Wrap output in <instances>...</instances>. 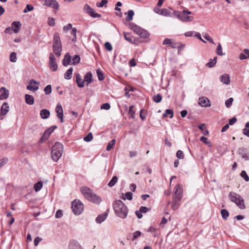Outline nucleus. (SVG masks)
Masks as SVG:
<instances>
[{
  "mask_svg": "<svg viewBox=\"0 0 249 249\" xmlns=\"http://www.w3.org/2000/svg\"><path fill=\"white\" fill-rule=\"evenodd\" d=\"M230 199L235 203L238 207L241 209L245 208V205L244 202V199L238 194L235 193H230L229 195Z\"/></svg>",
  "mask_w": 249,
  "mask_h": 249,
  "instance_id": "20e7f679",
  "label": "nucleus"
},
{
  "mask_svg": "<svg viewBox=\"0 0 249 249\" xmlns=\"http://www.w3.org/2000/svg\"><path fill=\"white\" fill-rule=\"evenodd\" d=\"M71 61V56L69 53H67L62 61L63 65L65 66H67Z\"/></svg>",
  "mask_w": 249,
  "mask_h": 249,
  "instance_id": "393cba45",
  "label": "nucleus"
},
{
  "mask_svg": "<svg viewBox=\"0 0 249 249\" xmlns=\"http://www.w3.org/2000/svg\"><path fill=\"white\" fill-rule=\"evenodd\" d=\"M132 30L134 31L135 33H136L138 35L140 36L142 38H146L148 37L149 34L147 33L146 31L141 28L138 26L134 25L132 27Z\"/></svg>",
  "mask_w": 249,
  "mask_h": 249,
  "instance_id": "0eeeda50",
  "label": "nucleus"
},
{
  "mask_svg": "<svg viewBox=\"0 0 249 249\" xmlns=\"http://www.w3.org/2000/svg\"><path fill=\"white\" fill-rule=\"evenodd\" d=\"M34 7L32 5L27 4L23 10V13H26L28 12L34 10Z\"/></svg>",
  "mask_w": 249,
  "mask_h": 249,
  "instance_id": "37998d69",
  "label": "nucleus"
},
{
  "mask_svg": "<svg viewBox=\"0 0 249 249\" xmlns=\"http://www.w3.org/2000/svg\"><path fill=\"white\" fill-rule=\"evenodd\" d=\"M72 24L71 23L68 24V25L64 26L63 27V30L64 32H67L70 29H72Z\"/></svg>",
  "mask_w": 249,
  "mask_h": 249,
  "instance_id": "bf43d9fd",
  "label": "nucleus"
},
{
  "mask_svg": "<svg viewBox=\"0 0 249 249\" xmlns=\"http://www.w3.org/2000/svg\"><path fill=\"white\" fill-rule=\"evenodd\" d=\"M107 0H102L99 4L97 3V6L98 7H102L105 4H107Z\"/></svg>",
  "mask_w": 249,
  "mask_h": 249,
  "instance_id": "e2e57ef3",
  "label": "nucleus"
},
{
  "mask_svg": "<svg viewBox=\"0 0 249 249\" xmlns=\"http://www.w3.org/2000/svg\"><path fill=\"white\" fill-rule=\"evenodd\" d=\"M216 53L220 56H222V55H225V53L222 52V46L220 43H218V46H217V48L216 49Z\"/></svg>",
  "mask_w": 249,
  "mask_h": 249,
  "instance_id": "c9c22d12",
  "label": "nucleus"
},
{
  "mask_svg": "<svg viewBox=\"0 0 249 249\" xmlns=\"http://www.w3.org/2000/svg\"><path fill=\"white\" fill-rule=\"evenodd\" d=\"M105 46L106 49L108 51H111L112 50V45L109 42H106Z\"/></svg>",
  "mask_w": 249,
  "mask_h": 249,
  "instance_id": "13d9d810",
  "label": "nucleus"
},
{
  "mask_svg": "<svg viewBox=\"0 0 249 249\" xmlns=\"http://www.w3.org/2000/svg\"><path fill=\"white\" fill-rule=\"evenodd\" d=\"M96 72L98 77V79L100 81L103 80L104 79V76L102 72L101 71L99 70H97Z\"/></svg>",
  "mask_w": 249,
  "mask_h": 249,
  "instance_id": "8fccbe9b",
  "label": "nucleus"
},
{
  "mask_svg": "<svg viewBox=\"0 0 249 249\" xmlns=\"http://www.w3.org/2000/svg\"><path fill=\"white\" fill-rule=\"evenodd\" d=\"M199 128L202 131L204 135L208 133V131L206 130L205 124H201L199 126Z\"/></svg>",
  "mask_w": 249,
  "mask_h": 249,
  "instance_id": "49530a36",
  "label": "nucleus"
},
{
  "mask_svg": "<svg viewBox=\"0 0 249 249\" xmlns=\"http://www.w3.org/2000/svg\"><path fill=\"white\" fill-rule=\"evenodd\" d=\"M107 216V213H104L101 214H100L98 216V217L96 218V221L97 223L100 224L103 221L105 220Z\"/></svg>",
  "mask_w": 249,
  "mask_h": 249,
  "instance_id": "a878e982",
  "label": "nucleus"
},
{
  "mask_svg": "<svg viewBox=\"0 0 249 249\" xmlns=\"http://www.w3.org/2000/svg\"><path fill=\"white\" fill-rule=\"evenodd\" d=\"M49 66L51 71H55L57 69V64L56 59L53 53H50L49 57Z\"/></svg>",
  "mask_w": 249,
  "mask_h": 249,
  "instance_id": "1a4fd4ad",
  "label": "nucleus"
},
{
  "mask_svg": "<svg viewBox=\"0 0 249 249\" xmlns=\"http://www.w3.org/2000/svg\"><path fill=\"white\" fill-rule=\"evenodd\" d=\"M125 39L130 43H133L134 40L132 36L130 34L124 33Z\"/></svg>",
  "mask_w": 249,
  "mask_h": 249,
  "instance_id": "e433bc0d",
  "label": "nucleus"
},
{
  "mask_svg": "<svg viewBox=\"0 0 249 249\" xmlns=\"http://www.w3.org/2000/svg\"><path fill=\"white\" fill-rule=\"evenodd\" d=\"M63 151V146L59 142H56L52 148V158L53 161H57L60 158Z\"/></svg>",
  "mask_w": 249,
  "mask_h": 249,
  "instance_id": "7ed1b4c3",
  "label": "nucleus"
},
{
  "mask_svg": "<svg viewBox=\"0 0 249 249\" xmlns=\"http://www.w3.org/2000/svg\"><path fill=\"white\" fill-rule=\"evenodd\" d=\"M221 214L224 219H227L229 215V212L226 209H222L221 211Z\"/></svg>",
  "mask_w": 249,
  "mask_h": 249,
  "instance_id": "79ce46f5",
  "label": "nucleus"
},
{
  "mask_svg": "<svg viewBox=\"0 0 249 249\" xmlns=\"http://www.w3.org/2000/svg\"><path fill=\"white\" fill-rule=\"evenodd\" d=\"M39 84V83L38 82H37L34 79H32L30 81L29 84L27 86V89L33 92L36 91L38 89L39 87L38 86H34V85H38Z\"/></svg>",
  "mask_w": 249,
  "mask_h": 249,
  "instance_id": "9b49d317",
  "label": "nucleus"
},
{
  "mask_svg": "<svg viewBox=\"0 0 249 249\" xmlns=\"http://www.w3.org/2000/svg\"><path fill=\"white\" fill-rule=\"evenodd\" d=\"M10 60L11 62H15L17 61V54L15 53L12 52L10 55Z\"/></svg>",
  "mask_w": 249,
  "mask_h": 249,
  "instance_id": "a18cd8bd",
  "label": "nucleus"
},
{
  "mask_svg": "<svg viewBox=\"0 0 249 249\" xmlns=\"http://www.w3.org/2000/svg\"><path fill=\"white\" fill-rule=\"evenodd\" d=\"M25 98L26 104L30 105H32L34 104L35 100L33 96L29 94H26L25 96Z\"/></svg>",
  "mask_w": 249,
  "mask_h": 249,
  "instance_id": "b1692460",
  "label": "nucleus"
},
{
  "mask_svg": "<svg viewBox=\"0 0 249 249\" xmlns=\"http://www.w3.org/2000/svg\"><path fill=\"white\" fill-rule=\"evenodd\" d=\"M241 176L245 179V181L249 180V177L245 171H242L240 174Z\"/></svg>",
  "mask_w": 249,
  "mask_h": 249,
  "instance_id": "de8ad7c7",
  "label": "nucleus"
},
{
  "mask_svg": "<svg viewBox=\"0 0 249 249\" xmlns=\"http://www.w3.org/2000/svg\"><path fill=\"white\" fill-rule=\"evenodd\" d=\"M110 108V106L108 103L103 104L101 107V109H102L108 110Z\"/></svg>",
  "mask_w": 249,
  "mask_h": 249,
  "instance_id": "4d7b16f0",
  "label": "nucleus"
},
{
  "mask_svg": "<svg viewBox=\"0 0 249 249\" xmlns=\"http://www.w3.org/2000/svg\"><path fill=\"white\" fill-rule=\"evenodd\" d=\"M115 145V141H110L108 142L106 150L107 151H110Z\"/></svg>",
  "mask_w": 249,
  "mask_h": 249,
  "instance_id": "3c124183",
  "label": "nucleus"
},
{
  "mask_svg": "<svg viewBox=\"0 0 249 249\" xmlns=\"http://www.w3.org/2000/svg\"><path fill=\"white\" fill-rule=\"evenodd\" d=\"M113 209L116 214L121 218H125L128 213L126 205L120 200H116L113 203Z\"/></svg>",
  "mask_w": 249,
  "mask_h": 249,
  "instance_id": "f03ea898",
  "label": "nucleus"
},
{
  "mask_svg": "<svg viewBox=\"0 0 249 249\" xmlns=\"http://www.w3.org/2000/svg\"><path fill=\"white\" fill-rule=\"evenodd\" d=\"M9 111V106L7 102L4 103L0 107V116H4Z\"/></svg>",
  "mask_w": 249,
  "mask_h": 249,
  "instance_id": "2eb2a0df",
  "label": "nucleus"
},
{
  "mask_svg": "<svg viewBox=\"0 0 249 249\" xmlns=\"http://www.w3.org/2000/svg\"><path fill=\"white\" fill-rule=\"evenodd\" d=\"M198 105L202 107H210L211 102L209 99L205 96L199 97L198 99Z\"/></svg>",
  "mask_w": 249,
  "mask_h": 249,
  "instance_id": "9d476101",
  "label": "nucleus"
},
{
  "mask_svg": "<svg viewBox=\"0 0 249 249\" xmlns=\"http://www.w3.org/2000/svg\"><path fill=\"white\" fill-rule=\"evenodd\" d=\"M50 115L49 110L46 109H43L40 111V115L42 119H46L49 118Z\"/></svg>",
  "mask_w": 249,
  "mask_h": 249,
  "instance_id": "4be33fe9",
  "label": "nucleus"
},
{
  "mask_svg": "<svg viewBox=\"0 0 249 249\" xmlns=\"http://www.w3.org/2000/svg\"><path fill=\"white\" fill-rule=\"evenodd\" d=\"M162 97L160 94H157L154 95L153 97V101L157 103L160 102L162 100Z\"/></svg>",
  "mask_w": 249,
  "mask_h": 249,
  "instance_id": "f704fd0d",
  "label": "nucleus"
},
{
  "mask_svg": "<svg viewBox=\"0 0 249 249\" xmlns=\"http://www.w3.org/2000/svg\"><path fill=\"white\" fill-rule=\"evenodd\" d=\"M174 15H175V16L177 17L180 20L181 15H182V12H180L178 11H175L174 12Z\"/></svg>",
  "mask_w": 249,
  "mask_h": 249,
  "instance_id": "69168bd1",
  "label": "nucleus"
},
{
  "mask_svg": "<svg viewBox=\"0 0 249 249\" xmlns=\"http://www.w3.org/2000/svg\"><path fill=\"white\" fill-rule=\"evenodd\" d=\"M8 159L6 158H0V168L6 164Z\"/></svg>",
  "mask_w": 249,
  "mask_h": 249,
  "instance_id": "603ef678",
  "label": "nucleus"
},
{
  "mask_svg": "<svg viewBox=\"0 0 249 249\" xmlns=\"http://www.w3.org/2000/svg\"><path fill=\"white\" fill-rule=\"evenodd\" d=\"M21 26V24L19 21H14L11 25V27L13 31L15 33H18Z\"/></svg>",
  "mask_w": 249,
  "mask_h": 249,
  "instance_id": "a211bd4d",
  "label": "nucleus"
},
{
  "mask_svg": "<svg viewBox=\"0 0 249 249\" xmlns=\"http://www.w3.org/2000/svg\"><path fill=\"white\" fill-rule=\"evenodd\" d=\"M176 156L179 159H183L184 158V155L181 150H178L177 152Z\"/></svg>",
  "mask_w": 249,
  "mask_h": 249,
  "instance_id": "6e6d98bb",
  "label": "nucleus"
},
{
  "mask_svg": "<svg viewBox=\"0 0 249 249\" xmlns=\"http://www.w3.org/2000/svg\"><path fill=\"white\" fill-rule=\"evenodd\" d=\"M237 121V119L236 117H233L232 119H230L229 121V124L231 125H233Z\"/></svg>",
  "mask_w": 249,
  "mask_h": 249,
  "instance_id": "774afa93",
  "label": "nucleus"
},
{
  "mask_svg": "<svg viewBox=\"0 0 249 249\" xmlns=\"http://www.w3.org/2000/svg\"><path fill=\"white\" fill-rule=\"evenodd\" d=\"M76 82L79 88H83L85 86L84 81L81 78L79 73L76 74Z\"/></svg>",
  "mask_w": 249,
  "mask_h": 249,
  "instance_id": "412c9836",
  "label": "nucleus"
},
{
  "mask_svg": "<svg viewBox=\"0 0 249 249\" xmlns=\"http://www.w3.org/2000/svg\"><path fill=\"white\" fill-rule=\"evenodd\" d=\"M43 186V183L42 181H38L34 185V189L36 192L39 191Z\"/></svg>",
  "mask_w": 249,
  "mask_h": 249,
  "instance_id": "473e14b6",
  "label": "nucleus"
},
{
  "mask_svg": "<svg viewBox=\"0 0 249 249\" xmlns=\"http://www.w3.org/2000/svg\"><path fill=\"white\" fill-rule=\"evenodd\" d=\"M172 43V41L170 39H168V38H165L163 42V45H171V44Z\"/></svg>",
  "mask_w": 249,
  "mask_h": 249,
  "instance_id": "338daca9",
  "label": "nucleus"
},
{
  "mask_svg": "<svg viewBox=\"0 0 249 249\" xmlns=\"http://www.w3.org/2000/svg\"><path fill=\"white\" fill-rule=\"evenodd\" d=\"M71 209L75 215H80L84 211V205L79 200L75 199L71 202Z\"/></svg>",
  "mask_w": 249,
  "mask_h": 249,
  "instance_id": "39448f33",
  "label": "nucleus"
},
{
  "mask_svg": "<svg viewBox=\"0 0 249 249\" xmlns=\"http://www.w3.org/2000/svg\"><path fill=\"white\" fill-rule=\"evenodd\" d=\"M44 92L46 95L50 94L51 93L52 86L51 85H48L45 88Z\"/></svg>",
  "mask_w": 249,
  "mask_h": 249,
  "instance_id": "c03bdc74",
  "label": "nucleus"
},
{
  "mask_svg": "<svg viewBox=\"0 0 249 249\" xmlns=\"http://www.w3.org/2000/svg\"><path fill=\"white\" fill-rule=\"evenodd\" d=\"M42 4L44 6H48L58 10L59 8V4L56 0H42Z\"/></svg>",
  "mask_w": 249,
  "mask_h": 249,
  "instance_id": "423d86ee",
  "label": "nucleus"
},
{
  "mask_svg": "<svg viewBox=\"0 0 249 249\" xmlns=\"http://www.w3.org/2000/svg\"><path fill=\"white\" fill-rule=\"evenodd\" d=\"M175 197L178 198V200L182 198V188L180 184H177L175 187Z\"/></svg>",
  "mask_w": 249,
  "mask_h": 249,
  "instance_id": "4468645a",
  "label": "nucleus"
},
{
  "mask_svg": "<svg viewBox=\"0 0 249 249\" xmlns=\"http://www.w3.org/2000/svg\"><path fill=\"white\" fill-rule=\"evenodd\" d=\"M83 9H84V11L86 13H87L88 15H89L90 16L92 17V18H100L101 17V15L100 14L96 13L95 12V11L94 10V9L93 8H91L87 4L85 5Z\"/></svg>",
  "mask_w": 249,
  "mask_h": 249,
  "instance_id": "6e6552de",
  "label": "nucleus"
},
{
  "mask_svg": "<svg viewBox=\"0 0 249 249\" xmlns=\"http://www.w3.org/2000/svg\"><path fill=\"white\" fill-rule=\"evenodd\" d=\"M194 19V18L192 16H189L186 15V14H185L182 12V15L180 18V20L184 22H191L193 21Z\"/></svg>",
  "mask_w": 249,
  "mask_h": 249,
  "instance_id": "aec40b11",
  "label": "nucleus"
},
{
  "mask_svg": "<svg viewBox=\"0 0 249 249\" xmlns=\"http://www.w3.org/2000/svg\"><path fill=\"white\" fill-rule=\"evenodd\" d=\"M233 99L231 97L227 100L225 102V105L227 107H230L232 105V102Z\"/></svg>",
  "mask_w": 249,
  "mask_h": 249,
  "instance_id": "09e8293b",
  "label": "nucleus"
},
{
  "mask_svg": "<svg viewBox=\"0 0 249 249\" xmlns=\"http://www.w3.org/2000/svg\"><path fill=\"white\" fill-rule=\"evenodd\" d=\"M117 180H118L117 177L116 176H114L111 179V180L108 183V185L109 187L113 186L116 184V183L117 182Z\"/></svg>",
  "mask_w": 249,
  "mask_h": 249,
  "instance_id": "a19ab883",
  "label": "nucleus"
},
{
  "mask_svg": "<svg viewBox=\"0 0 249 249\" xmlns=\"http://www.w3.org/2000/svg\"><path fill=\"white\" fill-rule=\"evenodd\" d=\"M125 197L123 198L124 200H125V199L126 198L128 200H130L132 199V194L130 192L125 193Z\"/></svg>",
  "mask_w": 249,
  "mask_h": 249,
  "instance_id": "5fc2aeb1",
  "label": "nucleus"
},
{
  "mask_svg": "<svg viewBox=\"0 0 249 249\" xmlns=\"http://www.w3.org/2000/svg\"><path fill=\"white\" fill-rule=\"evenodd\" d=\"M141 235V232L140 231H136L133 233V240H135L137 238Z\"/></svg>",
  "mask_w": 249,
  "mask_h": 249,
  "instance_id": "052dcab7",
  "label": "nucleus"
},
{
  "mask_svg": "<svg viewBox=\"0 0 249 249\" xmlns=\"http://www.w3.org/2000/svg\"><path fill=\"white\" fill-rule=\"evenodd\" d=\"M72 71L73 68L72 67L70 68L64 74V78L67 80L71 79Z\"/></svg>",
  "mask_w": 249,
  "mask_h": 249,
  "instance_id": "c85d7f7f",
  "label": "nucleus"
},
{
  "mask_svg": "<svg viewBox=\"0 0 249 249\" xmlns=\"http://www.w3.org/2000/svg\"><path fill=\"white\" fill-rule=\"evenodd\" d=\"M9 96V90L4 87L0 88V100L6 99Z\"/></svg>",
  "mask_w": 249,
  "mask_h": 249,
  "instance_id": "dca6fc26",
  "label": "nucleus"
},
{
  "mask_svg": "<svg viewBox=\"0 0 249 249\" xmlns=\"http://www.w3.org/2000/svg\"><path fill=\"white\" fill-rule=\"evenodd\" d=\"M159 11H160V14L163 16L171 17L172 15L171 12L167 9H162L159 10Z\"/></svg>",
  "mask_w": 249,
  "mask_h": 249,
  "instance_id": "7c9ffc66",
  "label": "nucleus"
},
{
  "mask_svg": "<svg viewBox=\"0 0 249 249\" xmlns=\"http://www.w3.org/2000/svg\"><path fill=\"white\" fill-rule=\"evenodd\" d=\"M93 139V136L91 132H90L88 134L87 136L84 138L83 140H92Z\"/></svg>",
  "mask_w": 249,
  "mask_h": 249,
  "instance_id": "680f3d73",
  "label": "nucleus"
},
{
  "mask_svg": "<svg viewBox=\"0 0 249 249\" xmlns=\"http://www.w3.org/2000/svg\"><path fill=\"white\" fill-rule=\"evenodd\" d=\"M249 58V50L247 49H244L243 52L239 55V59L240 60L246 59Z\"/></svg>",
  "mask_w": 249,
  "mask_h": 249,
  "instance_id": "5701e85b",
  "label": "nucleus"
},
{
  "mask_svg": "<svg viewBox=\"0 0 249 249\" xmlns=\"http://www.w3.org/2000/svg\"><path fill=\"white\" fill-rule=\"evenodd\" d=\"M168 116H170V118H172L173 117V111L171 109H166L165 111V113L163 114L162 117L163 118H165Z\"/></svg>",
  "mask_w": 249,
  "mask_h": 249,
  "instance_id": "72a5a7b5",
  "label": "nucleus"
},
{
  "mask_svg": "<svg viewBox=\"0 0 249 249\" xmlns=\"http://www.w3.org/2000/svg\"><path fill=\"white\" fill-rule=\"evenodd\" d=\"M53 44L61 45L59 35L57 32L55 33L53 35Z\"/></svg>",
  "mask_w": 249,
  "mask_h": 249,
  "instance_id": "bb28decb",
  "label": "nucleus"
},
{
  "mask_svg": "<svg viewBox=\"0 0 249 249\" xmlns=\"http://www.w3.org/2000/svg\"><path fill=\"white\" fill-rule=\"evenodd\" d=\"M180 201V200H178V198L174 197V199L171 206L173 210H175L178 208L179 205V202Z\"/></svg>",
  "mask_w": 249,
  "mask_h": 249,
  "instance_id": "2f4dec72",
  "label": "nucleus"
},
{
  "mask_svg": "<svg viewBox=\"0 0 249 249\" xmlns=\"http://www.w3.org/2000/svg\"><path fill=\"white\" fill-rule=\"evenodd\" d=\"M134 107L133 106H131L129 107L128 111V115L129 118L133 119L135 118V111L133 110Z\"/></svg>",
  "mask_w": 249,
  "mask_h": 249,
  "instance_id": "ea45409f",
  "label": "nucleus"
},
{
  "mask_svg": "<svg viewBox=\"0 0 249 249\" xmlns=\"http://www.w3.org/2000/svg\"><path fill=\"white\" fill-rule=\"evenodd\" d=\"M92 74L90 72H87L84 76V82H86L87 83V84H89L91 83L92 81Z\"/></svg>",
  "mask_w": 249,
  "mask_h": 249,
  "instance_id": "cd10ccee",
  "label": "nucleus"
},
{
  "mask_svg": "<svg viewBox=\"0 0 249 249\" xmlns=\"http://www.w3.org/2000/svg\"><path fill=\"white\" fill-rule=\"evenodd\" d=\"M220 80L226 85H229L230 83V75L228 74H223L220 77Z\"/></svg>",
  "mask_w": 249,
  "mask_h": 249,
  "instance_id": "6ab92c4d",
  "label": "nucleus"
},
{
  "mask_svg": "<svg viewBox=\"0 0 249 249\" xmlns=\"http://www.w3.org/2000/svg\"><path fill=\"white\" fill-rule=\"evenodd\" d=\"M157 229L156 228H155V227H150L148 229V232H151V233H153V235L154 236H156L157 234L156 233V231H157Z\"/></svg>",
  "mask_w": 249,
  "mask_h": 249,
  "instance_id": "864d4df0",
  "label": "nucleus"
},
{
  "mask_svg": "<svg viewBox=\"0 0 249 249\" xmlns=\"http://www.w3.org/2000/svg\"><path fill=\"white\" fill-rule=\"evenodd\" d=\"M80 56L78 55H75L71 60V64L72 65L77 64L80 62Z\"/></svg>",
  "mask_w": 249,
  "mask_h": 249,
  "instance_id": "58836bf2",
  "label": "nucleus"
},
{
  "mask_svg": "<svg viewBox=\"0 0 249 249\" xmlns=\"http://www.w3.org/2000/svg\"><path fill=\"white\" fill-rule=\"evenodd\" d=\"M57 128L56 126H53L50 127L47 129L44 133L43 135L40 138V140H47L51 133L54 131V130Z\"/></svg>",
  "mask_w": 249,
  "mask_h": 249,
  "instance_id": "ddd939ff",
  "label": "nucleus"
},
{
  "mask_svg": "<svg viewBox=\"0 0 249 249\" xmlns=\"http://www.w3.org/2000/svg\"><path fill=\"white\" fill-rule=\"evenodd\" d=\"M134 15V12L132 10H129L127 12V17L126 18L127 21H131L133 19V17Z\"/></svg>",
  "mask_w": 249,
  "mask_h": 249,
  "instance_id": "4c0bfd02",
  "label": "nucleus"
},
{
  "mask_svg": "<svg viewBox=\"0 0 249 249\" xmlns=\"http://www.w3.org/2000/svg\"><path fill=\"white\" fill-rule=\"evenodd\" d=\"M13 32L12 27H7L4 31L5 33L9 34H12Z\"/></svg>",
  "mask_w": 249,
  "mask_h": 249,
  "instance_id": "0e129e2a",
  "label": "nucleus"
},
{
  "mask_svg": "<svg viewBox=\"0 0 249 249\" xmlns=\"http://www.w3.org/2000/svg\"><path fill=\"white\" fill-rule=\"evenodd\" d=\"M217 62V57L215 56L213 59H210L209 62L206 64V66L209 68H213L216 64Z\"/></svg>",
  "mask_w": 249,
  "mask_h": 249,
  "instance_id": "c756f323",
  "label": "nucleus"
},
{
  "mask_svg": "<svg viewBox=\"0 0 249 249\" xmlns=\"http://www.w3.org/2000/svg\"><path fill=\"white\" fill-rule=\"evenodd\" d=\"M53 52L56 54V55L57 57L60 56L62 51V45L53 44Z\"/></svg>",
  "mask_w": 249,
  "mask_h": 249,
  "instance_id": "f3484780",
  "label": "nucleus"
},
{
  "mask_svg": "<svg viewBox=\"0 0 249 249\" xmlns=\"http://www.w3.org/2000/svg\"><path fill=\"white\" fill-rule=\"evenodd\" d=\"M80 191L84 197L90 202L95 204H99L102 201L101 197L95 194L89 187L83 186L81 188Z\"/></svg>",
  "mask_w": 249,
  "mask_h": 249,
  "instance_id": "f257e3e1",
  "label": "nucleus"
},
{
  "mask_svg": "<svg viewBox=\"0 0 249 249\" xmlns=\"http://www.w3.org/2000/svg\"><path fill=\"white\" fill-rule=\"evenodd\" d=\"M55 112L57 113V117L60 119V122L63 123V110L62 106L58 104L55 108Z\"/></svg>",
  "mask_w": 249,
  "mask_h": 249,
  "instance_id": "f8f14e48",
  "label": "nucleus"
}]
</instances>
